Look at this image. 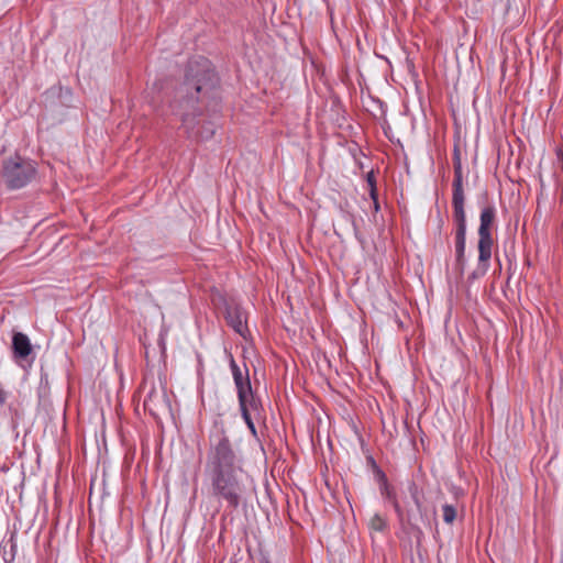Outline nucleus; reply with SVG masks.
Masks as SVG:
<instances>
[{
  "mask_svg": "<svg viewBox=\"0 0 563 563\" xmlns=\"http://www.w3.org/2000/svg\"><path fill=\"white\" fill-rule=\"evenodd\" d=\"M203 475L209 495L231 509L245 504L254 492L253 479L224 430L210 440Z\"/></svg>",
  "mask_w": 563,
  "mask_h": 563,
  "instance_id": "1",
  "label": "nucleus"
},
{
  "mask_svg": "<svg viewBox=\"0 0 563 563\" xmlns=\"http://www.w3.org/2000/svg\"><path fill=\"white\" fill-rule=\"evenodd\" d=\"M218 87L219 77L208 58L198 56L188 60L172 107L190 136L206 141L214 135L216 125L212 122L199 121L196 129L195 118L201 114L205 107H209L210 100L217 99Z\"/></svg>",
  "mask_w": 563,
  "mask_h": 563,
  "instance_id": "2",
  "label": "nucleus"
},
{
  "mask_svg": "<svg viewBox=\"0 0 563 563\" xmlns=\"http://www.w3.org/2000/svg\"><path fill=\"white\" fill-rule=\"evenodd\" d=\"M2 178L9 189H20L26 186L36 175L32 161L15 155L3 161Z\"/></svg>",
  "mask_w": 563,
  "mask_h": 563,
  "instance_id": "3",
  "label": "nucleus"
},
{
  "mask_svg": "<svg viewBox=\"0 0 563 563\" xmlns=\"http://www.w3.org/2000/svg\"><path fill=\"white\" fill-rule=\"evenodd\" d=\"M496 220V208L492 203H487L482 208L478 228V253L481 258L486 260L488 250L493 247L492 225Z\"/></svg>",
  "mask_w": 563,
  "mask_h": 563,
  "instance_id": "4",
  "label": "nucleus"
},
{
  "mask_svg": "<svg viewBox=\"0 0 563 563\" xmlns=\"http://www.w3.org/2000/svg\"><path fill=\"white\" fill-rule=\"evenodd\" d=\"M455 223V264L454 272L457 277L462 278L464 275L466 258H465V241H466V217H453Z\"/></svg>",
  "mask_w": 563,
  "mask_h": 563,
  "instance_id": "5",
  "label": "nucleus"
},
{
  "mask_svg": "<svg viewBox=\"0 0 563 563\" xmlns=\"http://www.w3.org/2000/svg\"><path fill=\"white\" fill-rule=\"evenodd\" d=\"M230 367L232 371L234 384L238 391V399L239 402L245 401V393L251 391V382L249 376V369L246 365L244 364V368L242 369L234 361L233 356L231 355L230 360Z\"/></svg>",
  "mask_w": 563,
  "mask_h": 563,
  "instance_id": "6",
  "label": "nucleus"
},
{
  "mask_svg": "<svg viewBox=\"0 0 563 563\" xmlns=\"http://www.w3.org/2000/svg\"><path fill=\"white\" fill-rule=\"evenodd\" d=\"M225 320L228 324L240 335L244 336L247 331V314L244 309L235 303L225 308Z\"/></svg>",
  "mask_w": 563,
  "mask_h": 563,
  "instance_id": "7",
  "label": "nucleus"
},
{
  "mask_svg": "<svg viewBox=\"0 0 563 563\" xmlns=\"http://www.w3.org/2000/svg\"><path fill=\"white\" fill-rule=\"evenodd\" d=\"M452 208L453 217H466L465 213V190L462 175H454L452 183Z\"/></svg>",
  "mask_w": 563,
  "mask_h": 563,
  "instance_id": "8",
  "label": "nucleus"
},
{
  "mask_svg": "<svg viewBox=\"0 0 563 563\" xmlns=\"http://www.w3.org/2000/svg\"><path fill=\"white\" fill-rule=\"evenodd\" d=\"M167 399L164 391L157 390L154 385L147 391L143 407L153 417H158L159 412L167 407Z\"/></svg>",
  "mask_w": 563,
  "mask_h": 563,
  "instance_id": "9",
  "label": "nucleus"
},
{
  "mask_svg": "<svg viewBox=\"0 0 563 563\" xmlns=\"http://www.w3.org/2000/svg\"><path fill=\"white\" fill-rule=\"evenodd\" d=\"M33 351L30 339L22 332H14L12 336V353L16 361H25Z\"/></svg>",
  "mask_w": 563,
  "mask_h": 563,
  "instance_id": "10",
  "label": "nucleus"
},
{
  "mask_svg": "<svg viewBox=\"0 0 563 563\" xmlns=\"http://www.w3.org/2000/svg\"><path fill=\"white\" fill-rule=\"evenodd\" d=\"M490 257H492V250H488V255H487L486 260H482L481 253H478V265H477V268L468 275V277H467L468 283H472L475 279L483 277L487 273L488 262H489Z\"/></svg>",
  "mask_w": 563,
  "mask_h": 563,
  "instance_id": "11",
  "label": "nucleus"
},
{
  "mask_svg": "<svg viewBox=\"0 0 563 563\" xmlns=\"http://www.w3.org/2000/svg\"><path fill=\"white\" fill-rule=\"evenodd\" d=\"M366 181L369 187V196L374 201L375 210L379 209L378 198H377V188H376V178L373 172L367 173Z\"/></svg>",
  "mask_w": 563,
  "mask_h": 563,
  "instance_id": "12",
  "label": "nucleus"
},
{
  "mask_svg": "<svg viewBox=\"0 0 563 563\" xmlns=\"http://www.w3.org/2000/svg\"><path fill=\"white\" fill-rule=\"evenodd\" d=\"M369 529L373 531L383 532L387 528V521L378 514H375L369 519Z\"/></svg>",
  "mask_w": 563,
  "mask_h": 563,
  "instance_id": "13",
  "label": "nucleus"
},
{
  "mask_svg": "<svg viewBox=\"0 0 563 563\" xmlns=\"http://www.w3.org/2000/svg\"><path fill=\"white\" fill-rule=\"evenodd\" d=\"M239 405L242 418L245 421L249 430L252 432L253 435H256V428L251 417V412L249 411V409L245 408V401L239 402Z\"/></svg>",
  "mask_w": 563,
  "mask_h": 563,
  "instance_id": "14",
  "label": "nucleus"
},
{
  "mask_svg": "<svg viewBox=\"0 0 563 563\" xmlns=\"http://www.w3.org/2000/svg\"><path fill=\"white\" fill-rule=\"evenodd\" d=\"M443 520L448 525H452L457 516V510L453 505L445 504L442 506Z\"/></svg>",
  "mask_w": 563,
  "mask_h": 563,
  "instance_id": "15",
  "label": "nucleus"
},
{
  "mask_svg": "<svg viewBox=\"0 0 563 563\" xmlns=\"http://www.w3.org/2000/svg\"><path fill=\"white\" fill-rule=\"evenodd\" d=\"M261 407V401L253 394V390L245 393V408L253 411H257Z\"/></svg>",
  "mask_w": 563,
  "mask_h": 563,
  "instance_id": "16",
  "label": "nucleus"
},
{
  "mask_svg": "<svg viewBox=\"0 0 563 563\" xmlns=\"http://www.w3.org/2000/svg\"><path fill=\"white\" fill-rule=\"evenodd\" d=\"M49 394V385H48V376L47 374L41 375L40 386H38V397L41 400H44L48 397Z\"/></svg>",
  "mask_w": 563,
  "mask_h": 563,
  "instance_id": "17",
  "label": "nucleus"
},
{
  "mask_svg": "<svg viewBox=\"0 0 563 563\" xmlns=\"http://www.w3.org/2000/svg\"><path fill=\"white\" fill-rule=\"evenodd\" d=\"M453 168H454V175L463 174L462 162H461V151L457 146H455L454 151H453Z\"/></svg>",
  "mask_w": 563,
  "mask_h": 563,
  "instance_id": "18",
  "label": "nucleus"
},
{
  "mask_svg": "<svg viewBox=\"0 0 563 563\" xmlns=\"http://www.w3.org/2000/svg\"><path fill=\"white\" fill-rule=\"evenodd\" d=\"M379 490H380V494L387 498L389 501L396 499V493H395V489L389 486L388 482L386 483V486H382L379 487Z\"/></svg>",
  "mask_w": 563,
  "mask_h": 563,
  "instance_id": "19",
  "label": "nucleus"
},
{
  "mask_svg": "<svg viewBox=\"0 0 563 563\" xmlns=\"http://www.w3.org/2000/svg\"><path fill=\"white\" fill-rule=\"evenodd\" d=\"M375 479L378 482L379 486H386V483L388 482L386 474L380 467H376V470L373 471Z\"/></svg>",
  "mask_w": 563,
  "mask_h": 563,
  "instance_id": "20",
  "label": "nucleus"
},
{
  "mask_svg": "<svg viewBox=\"0 0 563 563\" xmlns=\"http://www.w3.org/2000/svg\"><path fill=\"white\" fill-rule=\"evenodd\" d=\"M366 461L367 464L371 466L372 471L376 470V467H379L373 456H367Z\"/></svg>",
  "mask_w": 563,
  "mask_h": 563,
  "instance_id": "21",
  "label": "nucleus"
},
{
  "mask_svg": "<svg viewBox=\"0 0 563 563\" xmlns=\"http://www.w3.org/2000/svg\"><path fill=\"white\" fill-rule=\"evenodd\" d=\"M556 154H558V159L561 163V166L563 169V146L558 148Z\"/></svg>",
  "mask_w": 563,
  "mask_h": 563,
  "instance_id": "22",
  "label": "nucleus"
},
{
  "mask_svg": "<svg viewBox=\"0 0 563 563\" xmlns=\"http://www.w3.org/2000/svg\"><path fill=\"white\" fill-rule=\"evenodd\" d=\"M390 503L393 504L396 512L400 516L401 515V508L399 506V503H398L397 498L391 500Z\"/></svg>",
  "mask_w": 563,
  "mask_h": 563,
  "instance_id": "23",
  "label": "nucleus"
},
{
  "mask_svg": "<svg viewBox=\"0 0 563 563\" xmlns=\"http://www.w3.org/2000/svg\"><path fill=\"white\" fill-rule=\"evenodd\" d=\"M411 495L415 500V504L417 505L418 508H420L421 505H420L419 498L417 496V488L415 486H413V492L411 493Z\"/></svg>",
  "mask_w": 563,
  "mask_h": 563,
  "instance_id": "24",
  "label": "nucleus"
},
{
  "mask_svg": "<svg viewBox=\"0 0 563 563\" xmlns=\"http://www.w3.org/2000/svg\"><path fill=\"white\" fill-rule=\"evenodd\" d=\"M265 563H269L268 561H266Z\"/></svg>",
  "mask_w": 563,
  "mask_h": 563,
  "instance_id": "25",
  "label": "nucleus"
}]
</instances>
